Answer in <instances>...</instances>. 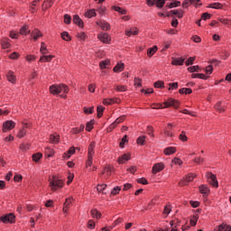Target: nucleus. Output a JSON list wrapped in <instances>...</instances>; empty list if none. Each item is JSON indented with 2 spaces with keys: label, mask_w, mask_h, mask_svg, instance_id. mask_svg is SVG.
Here are the masks:
<instances>
[{
  "label": "nucleus",
  "mask_w": 231,
  "mask_h": 231,
  "mask_svg": "<svg viewBox=\"0 0 231 231\" xmlns=\"http://www.w3.org/2000/svg\"><path fill=\"white\" fill-rule=\"evenodd\" d=\"M164 109L169 107H174V109H178L181 103L178 99H174L172 97H169L167 101L163 102Z\"/></svg>",
  "instance_id": "7ed1b4c3"
},
{
  "label": "nucleus",
  "mask_w": 231,
  "mask_h": 231,
  "mask_svg": "<svg viewBox=\"0 0 231 231\" xmlns=\"http://www.w3.org/2000/svg\"><path fill=\"white\" fill-rule=\"evenodd\" d=\"M60 37L63 41H66L67 42H71V35H69V32H61Z\"/></svg>",
  "instance_id": "37998d69"
},
{
  "label": "nucleus",
  "mask_w": 231,
  "mask_h": 231,
  "mask_svg": "<svg viewBox=\"0 0 231 231\" xmlns=\"http://www.w3.org/2000/svg\"><path fill=\"white\" fill-rule=\"evenodd\" d=\"M40 52L42 53V55H46L50 53V51H48V48L46 47V43H44V42H42L41 43Z\"/></svg>",
  "instance_id": "a18cd8bd"
},
{
  "label": "nucleus",
  "mask_w": 231,
  "mask_h": 231,
  "mask_svg": "<svg viewBox=\"0 0 231 231\" xmlns=\"http://www.w3.org/2000/svg\"><path fill=\"white\" fill-rule=\"evenodd\" d=\"M148 6H155L157 8H163L165 6V0H146Z\"/></svg>",
  "instance_id": "0eeeda50"
},
{
  "label": "nucleus",
  "mask_w": 231,
  "mask_h": 231,
  "mask_svg": "<svg viewBox=\"0 0 231 231\" xmlns=\"http://www.w3.org/2000/svg\"><path fill=\"white\" fill-rule=\"evenodd\" d=\"M28 34H30V30H28V27L23 26L20 29V35H28Z\"/></svg>",
  "instance_id": "e2e57ef3"
},
{
  "label": "nucleus",
  "mask_w": 231,
  "mask_h": 231,
  "mask_svg": "<svg viewBox=\"0 0 231 231\" xmlns=\"http://www.w3.org/2000/svg\"><path fill=\"white\" fill-rule=\"evenodd\" d=\"M85 17L91 19V17H97V10L89 9L85 13Z\"/></svg>",
  "instance_id": "e433bc0d"
},
{
  "label": "nucleus",
  "mask_w": 231,
  "mask_h": 231,
  "mask_svg": "<svg viewBox=\"0 0 231 231\" xmlns=\"http://www.w3.org/2000/svg\"><path fill=\"white\" fill-rule=\"evenodd\" d=\"M97 39L104 44H111V36L107 32H101L97 35Z\"/></svg>",
  "instance_id": "6e6552de"
},
{
  "label": "nucleus",
  "mask_w": 231,
  "mask_h": 231,
  "mask_svg": "<svg viewBox=\"0 0 231 231\" xmlns=\"http://www.w3.org/2000/svg\"><path fill=\"white\" fill-rule=\"evenodd\" d=\"M6 79L8 82H11V84H15L17 79L15 78V75L14 74V71L9 70L6 74Z\"/></svg>",
  "instance_id": "5701e85b"
},
{
  "label": "nucleus",
  "mask_w": 231,
  "mask_h": 231,
  "mask_svg": "<svg viewBox=\"0 0 231 231\" xmlns=\"http://www.w3.org/2000/svg\"><path fill=\"white\" fill-rule=\"evenodd\" d=\"M153 87L156 88L162 89V88H165V82H163L162 80H158V81L154 82Z\"/></svg>",
  "instance_id": "4d7b16f0"
},
{
  "label": "nucleus",
  "mask_w": 231,
  "mask_h": 231,
  "mask_svg": "<svg viewBox=\"0 0 231 231\" xmlns=\"http://www.w3.org/2000/svg\"><path fill=\"white\" fill-rule=\"evenodd\" d=\"M110 60H102L99 62V68L100 69H106V68L107 67V64H110Z\"/></svg>",
  "instance_id": "6e6d98bb"
},
{
  "label": "nucleus",
  "mask_w": 231,
  "mask_h": 231,
  "mask_svg": "<svg viewBox=\"0 0 231 231\" xmlns=\"http://www.w3.org/2000/svg\"><path fill=\"white\" fill-rule=\"evenodd\" d=\"M0 221H3L5 225L8 223L10 225H14V223H15V214L9 213L3 215L2 217H0Z\"/></svg>",
  "instance_id": "20e7f679"
},
{
  "label": "nucleus",
  "mask_w": 231,
  "mask_h": 231,
  "mask_svg": "<svg viewBox=\"0 0 231 231\" xmlns=\"http://www.w3.org/2000/svg\"><path fill=\"white\" fill-rule=\"evenodd\" d=\"M214 231H231V226L226 224H221L217 228H215Z\"/></svg>",
  "instance_id": "72a5a7b5"
},
{
  "label": "nucleus",
  "mask_w": 231,
  "mask_h": 231,
  "mask_svg": "<svg viewBox=\"0 0 231 231\" xmlns=\"http://www.w3.org/2000/svg\"><path fill=\"white\" fill-rule=\"evenodd\" d=\"M49 187L52 192H57L64 188V181L57 175H52L49 178Z\"/></svg>",
  "instance_id": "f257e3e1"
},
{
  "label": "nucleus",
  "mask_w": 231,
  "mask_h": 231,
  "mask_svg": "<svg viewBox=\"0 0 231 231\" xmlns=\"http://www.w3.org/2000/svg\"><path fill=\"white\" fill-rule=\"evenodd\" d=\"M85 127L86 126L84 125H80L79 128V127L72 128L70 133H71V134H79L82 133V131H84Z\"/></svg>",
  "instance_id": "f704fd0d"
},
{
  "label": "nucleus",
  "mask_w": 231,
  "mask_h": 231,
  "mask_svg": "<svg viewBox=\"0 0 231 231\" xmlns=\"http://www.w3.org/2000/svg\"><path fill=\"white\" fill-rule=\"evenodd\" d=\"M53 3H55V0H44L42 5V12H46L51 6H53Z\"/></svg>",
  "instance_id": "6ab92c4d"
},
{
  "label": "nucleus",
  "mask_w": 231,
  "mask_h": 231,
  "mask_svg": "<svg viewBox=\"0 0 231 231\" xmlns=\"http://www.w3.org/2000/svg\"><path fill=\"white\" fill-rule=\"evenodd\" d=\"M76 148L74 146L70 147L66 152L63 153L62 158L64 160H69L71 158L70 154H75Z\"/></svg>",
  "instance_id": "aec40b11"
},
{
  "label": "nucleus",
  "mask_w": 231,
  "mask_h": 231,
  "mask_svg": "<svg viewBox=\"0 0 231 231\" xmlns=\"http://www.w3.org/2000/svg\"><path fill=\"white\" fill-rule=\"evenodd\" d=\"M21 57V55L19 54V52H13L9 55V59H11V60H17V59H19Z\"/></svg>",
  "instance_id": "0e129e2a"
},
{
  "label": "nucleus",
  "mask_w": 231,
  "mask_h": 231,
  "mask_svg": "<svg viewBox=\"0 0 231 231\" xmlns=\"http://www.w3.org/2000/svg\"><path fill=\"white\" fill-rule=\"evenodd\" d=\"M179 139L181 142H189V137H187V133L185 131H182L179 136Z\"/></svg>",
  "instance_id": "13d9d810"
},
{
  "label": "nucleus",
  "mask_w": 231,
  "mask_h": 231,
  "mask_svg": "<svg viewBox=\"0 0 231 231\" xmlns=\"http://www.w3.org/2000/svg\"><path fill=\"white\" fill-rule=\"evenodd\" d=\"M111 10H114L115 12H118V14H120V15H127V10L117 6V5H113L111 7Z\"/></svg>",
  "instance_id": "bb28decb"
},
{
  "label": "nucleus",
  "mask_w": 231,
  "mask_h": 231,
  "mask_svg": "<svg viewBox=\"0 0 231 231\" xmlns=\"http://www.w3.org/2000/svg\"><path fill=\"white\" fill-rule=\"evenodd\" d=\"M52 59H55V55H42L41 56L39 62H50Z\"/></svg>",
  "instance_id": "c756f323"
},
{
  "label": "nucleus",
  "mask_w": 231,
  "mask_h": 231,
  "mask_svg": "<svg viewBox=\"0 0 231 231\" xmlns=\"http://www.w3.org/2000/svg\"><path fill=\"white\" fill-rule=\"evenodd\" d=\"M104 106H112V104H120V98L114 97V98H105L103 99Z\"/></svg>",
  "instance_id": "f8f14e48"
},
{
  "label": "nucleus",
  "mask_w": 231,
  "mask_h": 231,
  "mask_svg": "<svg viewBox=\"0 0 231 231\" xmlns=\"http://www.w3.org/2000/svg\"><path fill=\"white\" fill-rule=\"evenodd\" d=\"M106 189H107V184L103 183V184H97V192H102V194H106V192H104Z\"/></svg>",
  "instance_id": "3c124183"
},
{
  "label": "nucleus",
  "mask_w": 231,
  "mask_h": 231,
  "mask_svg": "<svg viewBox=\"0 0 231 231\" xmlns=\"http://www.w3.org/2000/svg\"><path fill=\"white\" fill-rule=\"evenodd\" d=\"M42 36H43V34L39 29H34L31 32V37L33 39L34 42L37 41L39 39V37H42Z\"/></svg>",
  "instance_id": "4be33fe9"
},
{
  "label": "nucleus",
  "mask_w": 231,
  "mask_h": 231,
  "mask_svg": "<svg viewBox=\"0 0 231 231\" xmlns=\"http://www.w3.org/2000/svg\"><path fill=\"white\" fill-rule=\"evenodd\" d=\"M180 95H192V88H182L179 89Z\"/></svg>",
  "instance_id": "c03bdc74"
},
{
  "label": "nucleus",
  "mask_w": 231,
  "mask_h": 231,
  "mask_svg": "<svg viewBox=\"0 0 231 231\" xmlns=\"http://www.w3.org/2000/svg\"><path fill=\"white\" fill-rule=\"evenodd\" d=\"M199 190L200 194H203V196H208V194H210V188H208L207 184H201L199 187Z\"/></svg>",
  "instance_id": "dca6fc26"
},
{
  "label": "nucleus",
  "mask_w": 231,
  "mask_h": 231,
  "mask_svg": "<svg viewBox=\"0 0 231 231\" xmlns=\"http://www.w3.org/2000/svg\"><path fill=\"white\" fill-rule=\"evenodd\" d=\"M30 149V145L28 143H21L20 144V150L23 152H26Z\"/></svg>",
  "instance_id": "774afa93"
},
{
  "label": "nucleus",
  "mask_w": 231,
  "mask_h": 231,
  "mask_svg": "<svg viewBox=\"0 0 231 231\" xmlns=\"http://www.w3.org/2000/svg\"><path fill=\"white\" fill-rule=\"evenodd\" d=\"M0 44L2 46V50H8V48H11L12 44L10 43V38L5 37L2 38L0 41Z\"/></svg>",
  "instance_id": "9b49d317"
},
{
  "label": "nucleus",
  "mask_w": 231,
  "mask_h": 231,
  "mask_svg": "<svg viewBox=\"0 0 231 231\" xmlns=\"http://www.w3.org/2000/svg\"><path fill=\"white\" fill-rule=\"evenodd\" d=\"M50 93L51 95H60V93H62V88L60 85H52L50 87Z\"/></svg>",
  "instance_id": "9d476101"
},
{
  "label": "nucleus",
  "mask_w": 231,
  "mask_h": 231,
  "mask_svg": "<svg viewBox=\"0 0 231 231\" xmlns=\"http://www.w3.org/2000/svg\"><path fill=\"white\" fill-rule=\"evenodd\" d=\"M212 18V14H210L209 13H204L201 14V19L202 21H208V19Z\"/></svg>",
  "instance_id": "69168bd1"
},
{
  "label": "nucleus",
  "mask_w": 231,
  "mask_h": 231,
  "mask_svg": "<svg viewBox=\"0 0 231 231\" xmlns=\"http://www.w3.org/2000/svg\"><path fill=\"white\" fill-rule=\"evenodd\" d=\"M198 219H199V215H193L189 220L190 226H196L198 225Z\"/></svg>",
  "instance_id": "a19ab883"
},
{
  "label": "nucleus",
  "mask_w": 231,
  "mask_h": 231,
  "mask_svg": "<svg viewBox=\"0 0 231 231\" xmlns=\"http://www.w3.org/2000/svg\"><path fill=\"white\" fill-rule=\"evenodd\" d=\"M115 171V166L111 164H107L104 167V172H106V176H111Z\"/></svg>",
  "instance_id": "393cba45"
},
{
  "label": "nucleus",
  "mask_w": 231,
  "mask_h": 231,
  "mask_svg": "<svg viewBox=\"0 0 231 231\" xmlns=\"http://www.w3.org/2000/svg\"><path fill=\"white\" fill-rule=\"evenodd\" d=\"M194 178H196L195 173H189L186 176V178H183V180H181L179 182L180 187H187V185H189V183H190V181H194Z\"/></svg>",
  "instance_id": "39448f33"
},
{
  "label": "nucleus",
  "mask_w": 231,
  "mask_h": 231,
  "mask_svg": "<svg viewBox=\"0 0 231 231\" xmlns=\"http://www.w3.org/2000/svg\"><path fill=\"white\" fill-rule=\"evenodd\" d=\"M163 169H165V164L163 162H157L152 166V172L158 174V172H162Z\"/></svg>",
  "instance_id": "1a4fd4ad"
},
{
  "label": "nucleus",
  "mask_w": 231,
  "mask_h": 231,
  "mask_svg": "<svg viewBox=\"0 0 231 231\" xmlns=\"http://www.w3.org/2000/svg\"><path fill=\"white\" fill-rule=\"evenodd\" d=\"M97 26H100L101 30H103L104 32H109V30H111V25L109 24V23L107 22H97Z\"/></svg>",
  "instance_id": "a211bd4d"
},
{
  "label": "nucleus",
  "mask_w": 231,
  "mask_h": 231,
  "mask_svg": "<svg viewBox=\"0 0 231 231\" xmlns=\"http://www.w3.org/2000/svg\"><path fill=\"white\" fill-rule=\"evenodd\" d=\"M26 129H28V124H25V126H23L18 133L17 138H24L26 136Z\"/></svg>",
  "instance_id": "ea45409f"
},
{
  "label": "nucleus",
  "mask_w": 231,
  "mask_h": 231,
  "mask_svg": "<svg viewBox=\"0 0 231 231\" xmlns=\"http://www.w3.org/2000/svg\"><path fill=\"white\" fill-rule=\"evenodd\" d=\"M138 145H145V135L139 136L136 140Z\"/></svg>",
  "instance_id": "052dcab7"
},
{
  "label": "nucleus",
  "mask_w": 231,
  "mask_h": 231,
  "mask_svg": "<svg viewBox=\"0 0 231 231\" xmlns=\"http://www.w3.org/2000/svg\"><path fill=\"white\" fill-rule=\"evenodd\" d=\"M171 14L172 15H176V17H178V19H182L183 15L185 14V11H183L182 9H175V10H171Z\"/></svg>",
  "instance_id": "a878e982"
},
{
  "label": "nucleus",
  "mask_w": 231,
  "mask_h": 231,
  "mask_svg": "<svg viewBox=\"0 0 231 231\" xmlns=\"http://www.w3.org/2000/svg\"><path fill=\"white\" fill-rule=\"evenodd\" d=\"M90 215L92 217H95L96 219H100L102 217V213L98 211V209L97 208L91 209Z\"/></svg>",
  "instance_id": "7c9ffc66"
},
{
  "label": "nucleus",
  "mask_w": 231,
  "mask_h": 231,
  "mask_svg": "<svg viewBox=\"0 0 231 231\" xmlns=\"http://www.w3.org/2000/svg\"><path fill=\"white\" fill-rule=\"evenodd\" d=\"M125 69V64L124 62H118L116 65L113 68L114 73H122Z\"/></svg>",
  "instance_id": "4468645a"
},
{
  "label": "nucleus",
  "mask_w": 231,
  "mask_h": 231,
  "mask_svg": "<svg viewBox=\"0 0 231 231\" xmlns=\"http://www.w3.org/2000/svg\"><path fill=\"white\" fill-rule=\"evenodd\" d=\"M206 178L208 180V183L211 185V187H214L215 189L219 187V182L217 181V177L216 174L212 173L211 171H208L206 173Z\"/></svg>",
  "instance_id": "f03ea898"
},
{
  "label": "nucleus",
  "mask_w": 231,
  "mask_h": 231,
  "mask_svg": "<svg viewBox=\"0 0 231 231\" xmlns=\"http://www.w3.org/2000/svg\"><path fill=\"white\" fill-rule=\"evenodd\" d=\"M177 149L174 146H169L167 148L164 149L163 153L166 156H171V154H175Z\"/></svg>",
  "instance_id": "cd10ccee"
},
{
  "label": "nucleus",
  "mask_w": 231,
  "mask_h": 231,
  "mask_svg": "<svg viewBox=\"0 0 231 231\" xmlns=\"http://www.w3.org/2000/svg\"><path fill=\"white\" fill-rule=\"evenodd\" d=\"M185 63V58H173L171 60L172 66H183Z\"/></svg>",
  "instance_id": "412c9836"
},
{
  "label": "nucleus",
  "mask_w": 231,
  "mask_h": 231,
  "mask_svg": "<svg viewBox=\"0 0 231 231\" xmlns=\"http://www.w3.org/2000/svg\"><path fill=\"white\" fill-rule=\"evenodd\" d=\"M73 23L76 24V26H79V28H84V21L80 19V16L79 14H75L73 16Z\"/></svg>",
  "instance_id": "2eb2a0df"
},
{
  "label": "nucleus",
  "mask_w": 231,
  "mask_h": 231,
  "mask_svg": "<svg viewBox=\"0 0 231 231\" xmlns=\"http://www.w3.org/2000/svg\"><path fill=\"white\" fill-rule=\"evenodd\" d=\"M106 6L104 5H100L97 9V14H99L100 17H104V15H106Z\"/></svg>",
  "instance_id": "603ef678"
},
{
  "label": "nucleus",
  "mask_w": 231,
  "mask_h": 231,
  "mask_svg": "<svg viewBox=\"0 0 231 231\" xmlns=\"http://www.w3.org/2000/svg\"><path fill=\"white\" fill-rule=\"evenodd\" d=\"M116 90L125 92L127 91V86L125 85H117Z\"/></svg>",
  "instance_id": "338daca9"
},
{
  "label": "nucleus",
  "mask_w": 231,
  "mask_h": 231,
  "mask_svg": "<svg viewBox=\"0 0 231 231\" xmlns=\"http://www.w3.org/2000/svg\"><path fill=\"white\" fill-rule=\"evenodd\" d=\"M151 107L152 109H165L164 106H163V103H153L151 105Z\"/></svg>",
  "instance_id": "bf43d9fd"
},
{
  "label": "nucleus",
  "mask_w": 231,
  "mask_h": 231,
  "mask_svg": "<svg viewBox=\"0 0 231 231\" xmlns=\"http://www.w3.org/2000/svg\"><path fill=\"white\" fill-rule=\"evenodd\" d=\"M129 160H131V153H125L117 159V163H119V165H124V163L129 162Z\"/></svg>",
  "instance_id": "ddd939ff"
},
{
  "label": "nucleus",
  "mask_w": 231,
  "mask_h": 231,
  "mask_svg": "<svg viewBox=\"0 0 231 231\" xmlns=\"http://www.w3.org/2000/svg\"><path fill=\"white\" fill-rule=\"evenodd\" d=\"M12 129H15V122L12 120H7L4 122L2 126L3 133H6L7 131H12Z\"/></svg>",
  "instance_id": "423d86ee"
},
{
  "label": "nucleus",
  "mask_w": 231,
  "mask_h": 231,
  "mask_svg": "<svg viewBox=\"0 0 231 231\" xmlns=\"http://www.w3.org/2000/svg\"><path fill=\"white\" fill-rule=\"evenodd\" d=\"M208 8H213L215 10H223V5L221 3H213L208 5Z\"/></svg>",
  "instance_id": "58836bf2"
},
{
  "label": "nucleus",
  "mask_w": 231,
  "mask_h": 231,
  "mask_svg": "<svg viewBox=\"0 0 231 231\" xmlns=\"http://www.w3.org/2000/svg\"><path fill=\"white\" fill-rule=\"evenodd\" d=\"M156 51H158V46L154 45L152 48H149L147 51L148 57H152Z\"/></svg>",
  "instance_id": "09e8293b"
},
{
  "label": "nucleus",
  "mask_w": 231,
  "mask_h": 231,
  "mask_svg": "<svg viewBox=\"0 0 231 231\" xmlns=\"http://www.w3.org/2000/svg\"><path fill=\"white\" fill-rule=\"evenodd\" d=\"M42 158V152H36V153H33L32 155V160L35 163H39V162H41Z\"/></svg>",
  "instance_id": "c9c22d12"
},
{
  "label": "nucleus",
  "mask_w": 231,
  "mask_h": 231,
  "mask_svg": "<svg viewBox=\"0 0 231 231\" xmlns=\"http://www.w3.org/2000/svg\"><path fill=\"white\" fill-rule=\"evenodd\" d=\"M25 60H27V62H35V60H37V56L33 54H28L25 56Z\"/></svg>",
  "instance_id": "864d4df0"
},
{
  "label": "nucleus",
  "mask_w": 231,
  "mask_h": 231,
  "mask_svg": "<svg viewBox=\"0 0 231 231\" xmlns=\"http://www.w3.org/2000/svg\"><path fill=\"white\" fill-rule=\"evenodd\" d=\"M172 125L171 123H168L167 127L164 129V134L165 136H170L172 138L174 136V134L172 133Z\"/></svg>",
  "instance_id": "b1692460"
},
{
  "label": "nucleus",
  "mask_w": 231,
  "mask_h": 231,
  "mask_svg": "<svg viewBox=\"0 0 231 231\" xmlns=\"http://www.w3.org/2000/svg\"><path fill=\"white\" fill-rule=\"evenodd\" d=\"M96 143L91 142L90 144L88 145V156H95V147H96Z\"/></svg>",
  "instance_id": "473e14b6"
},
{
  "label": "nucleus",
  "mask_w": 231,
  "mask_h": 231,
  "mask_svg": "<svg viewBox=\"0 0 231 231\" xmlns=\"http://www.w3.org/2000/svg\"><path fill=\"white\" fill-rule=\"evenodd\" d=\"M146 132H147V134H148L149 136H152V138H154V128H152V125H148V126H147Z\"/></svg>",
  "instance_id": "680f3d73"
},
{
  "label": "nucleus",
  "mask_w": 231,
  "mask_h": 231,
  "mask_svg": "<svg viewBox=\"0 0 231 231\" xmlns=\"http://www.w3.org/2000/svg\"><path fill=\"white\" fill-rule=\"evenodd\" d=\"M140 33V30L137 27H132L129 31H125V35L131 37V35H137Z\"/></svg>",
  "instance_id": "c85d7f7f"
},
{
  "label": "nucleus",
  "mask_w": 231,
  "mask_h": 231,
  "mask_svg": "<svg viewBox=\"0 0 231 231\" xmlns=\"http://www.w3.org/2000/svg\"><path fill=\"white\" fill-rule=\"evenodd\" d=\"M217 21L225 26H231V19L228 18H217Z\"/></svg>",
  "instance_id": "de8ad7c7"
},
{
  "label": "nucleus",
  "mask_w": 231,
  "mask_h": 231,
  "mask_svg": "<svg viewBox=\"0 0 231 231\" xmlns=\"http://www.w3.org/2000/svg\"><path fill=\"white\" fill-rule=\"evenodd\" d=\"M104 111H106V107H104L103 106H98L97 107V118H102V116H104Z\"/></svg>",
  "instance_id": "79ce46f5"
},
{
  "label": "nucleus",
  "mask_w": 231,
  "mask_h": 231,
  "mask_svg": "<svg viewBox=\"0 0 231 231\" xmlns=\"http://www.w3.org/2000/svg\"><path fill=\"white\" fill-rule=\"evenodd\" d=\"M125 121V116H121L116 119L114 123L110 125V129H116L119 124Z\"/></svg>",
  "instance_id": "f3484780"
},
{
  "label": "nucleus",
  "mask_w": 231,
  "mask_h": 231,
  "mask_svg": "<svg viewBox=\"0 0 231 231\" xmlns=\"http://www.w3.org/2000/svg\"><path fill=\"white\" fill-rule=\"evenodd\" d=\"M178 6H181L180 1H174V2H171V3L166 5V7L170 8V9L171 8H178Z\"/></svg>",
  "instance_id": "49530a36"
},
{
  "label": "nucleus",
  "mask_w": 231,
  "mask_h": 231,
  "mask_svg": "<svg viewBox=\"0 0 231 231\" xmlns=\"http://www.w3.org/2000/svg\"><path fill=\"white\" fill-rule=\"evenodd\" d=\"M129 140H127V134L124 135L123 138L121 139V142L119 143V147L121 149H124L125 143H127Z\"/></svg>",
  "instance_id": "5fc2aeb1"
},
{
  "label": "nucleus",
  "mask_w": 231,
  "mask_h": 231,
  "mask_svg": "<svg viewBox=\"0 0 231 231\" xmlns=\"http://www.w3.org/2000/svg\"><path fill=\"white\" fill-rule=\"evenodd\" d=\"M95 119H91L89 122L86 124V131H88V133H91V131H93Z\"/></svg>",
  "instance_id": "4c0bfd02"
},
{
  "label": "nucleus",
  "mask_w": 231,
  "mask_h": 231,
  "mask_svg": "<svg viewBox=\"0 0 231 231\" xmlns=\"http://www.w3.org/2000/svg\"><path fill=\"white\" fill-rule=\"evenodd\" d=\"M60 140V135H59L57 134H51L50 135L51 143H59Z\"/></svg>",
  "instance_id": "2f4dec72"
},
{
  "label": "nucleus",
  "mask_w": 231,
  "mask_h": 231,
  "mask_svg": "<svg viewBox=\"0 0 231 231\" xmlns=\"http://www.w3.org/2000/svg\"><path fill=\"white\" fill-rule=\"evenodd\" d=\"M221 104V101L217 102V104L215 105V109L216 111H218V113H225V107H223Z\"/></svg>",
  "instance_id": "8fccbe9b"
}]
</instances>
